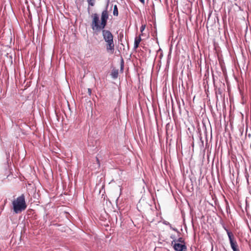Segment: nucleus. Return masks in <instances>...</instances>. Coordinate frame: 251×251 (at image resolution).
<instances>
[{
    "instance_id": "nucleus-2",
    "label": "nucleus",
    "mask_w": 251,
    "mask_h": 251,
    "mask_svg": "<svg viewBox=\"0 0 251 251\" xmlns=\"http://www.w3.org/2000/svg\"><path fill=\"white\" fill-rule=\"evenodd\" d=\"M13 211L16 214L21 213L27 207L24 194H22L12 201Z\"/></svg>"
},
{
    "instance_id": "nucleus-12",
    "label": "nucleus",
    "mask_w": 251,
    "mask_h": 251,
    "mask_svg": "<svg viewBox=\"0 0 251 251\" xmlns=\"http://www.w3.org/2000/svg\"><path fill=\"white\" fill-rule=\"evenodd\" d=\"M139 1L143 4L145 3V0H139Z\"/></svg>"
},
{
    "instance_id": "nucleus-5",
    "label": "nucleus",
    "mask_w": 251,
    "mask_h": 251,
    "mask_svg": "<svg viewBox=\"0 0 251 251\" xmlns=\"http://www.w3.org/2000/svg\"><path fill=\"white\" fill-rule=\"evenodd\" d=\"M141 41V36L136 37L134 40V48L137 49L139 45V44Z\"/></svg>"
},
{
    "instance_id": "nucleus-11",
    "label": "nucleus",
    "mask_w": 251,
    "mask_h": 251,
    "mask_svg": "<svg viewBox=\"0 0 251 251\" xmlns=\"http://www.w3.org/2000/svg\"><path fill=\"white\" fill-rule=\"evenodd\" d=\"M88 93H89V95H90L91 94V89L90 88L88 89Z\"/></svg>"
},
{
    "instance_id": "nucleus-1",
    "label": "nucleus",
    "mask_w": 251,
    "mask_h": 251,
    "mask_svg": "<svg viewBox=\"0 0 251 251\" xmlns=\"http://www.w3.org/2000/svg\"><path fill=\"white\" fill-rule=\"evenodd\" d=\"M107 6L108 4L106 9L101 13L100 23H99V16L98 14L97 13L92 14V21L91 26L93 31L95 33H98L101 31L103 39L106 43L105 47L107 52L110 54H113L115 50L113 35L109 30L104 29L109 17L107 9Z\"/></svg>"
},
{
    "instance_id": "nucleus-10",
    "label": "nucleus",
    "mask_w": 251,
    "mask_h": 251,
    "mask_svg": "<svg viewBox=\"0 0 251 251\" xmlns=\"http://www.w3.org/2000/svg\"><path fill=\"white\" fill-rule=\"evenodd\" d=\"M146 25H142L140 28V31L142 32L145 29Z\"/></svg>"
},
{
    "instance_id": "nucleus-8",
    "label": "nucleus",
    "mask_w": 251,
    "mask_h": 251,
    "mask_svg": "<svg viewBox=\"0 0 251 251\" xmlns=\"http://www.w3.org/2000/svg\"><path fill=\"white\" fill-rule=\"evenodd\" d=\"M87 2H88L89 4L92 6L94 5V0H87Z\"/></svg>"
},
{
    "instance_id": "nucleus-3",
    "label": "nucleus",
    "mask_w": 251,
    "mask_h": 251,
    "mask_svg": "<svg viewBox=\"0 0 251 251\" xmlns=\"http://www.w3.org/2000/svg\"><path fill=\"white\" fill-rule=\"evenodd\" d=\"M226 231L229 238L231 248H232L233 251H239V250L238 248V245L237 242L234 240V236L232 233L228 230H226Z\"/></svg>"
},
{
    "instance_id": "nucleus-7",
    "label": "nucleus",
    "mask_w": 251,
    "mask_h": 251,
    "mask_svg": "<svg viewBox=\"0 0 251 251\" xmlns=\"http://www.w3.org/2000/svg\"><path fill=\"white\" fill-rule=\"evenodd\" d=\"M113 15L116 16L118 15V10L116 5H115L114 6Z\"/></svg>"
},
{
    "instance_id": "nucleus-4",
    "label": "nucleus",
    "mask_w": 251,
    "mask_h": 251,
    "mask_svg": "<svg viewBox=\"0 0 251 251\" xmlns=\"http://www.w3.org/2000/svg\"><path fill=\"white\" fill-rule=\"evenodd\" d=\"M174 250L176 251H186V246L183 244L176 243L175 240L172 242Z\"/></svg>"
},
{
    "instance_id": "nucleus-6",
    "label": "nucleus",
    "mask_w": 251,
    "mask_h": 251,
    "mask_svg": "<svg viewBox=\"0 0 251 251\" xmlns=\"http://www.w3.org/2000/svg\"><path fill=\"white\" fill-rule=\"evenodd\" d=\"M118 72L117 70L113 71L111 73V76L113 78H116L118 77Z\"/></svg>"
},
{
    "instance_id": "nucleus-9",
    "label": "nucleus",
    "mask_w": 251,
    "mask_h": 251,
    "mask_svg": "<svg viewBox=\"0 0 251 251\" xmlns=\"http://www.w3.org/2000/svg\"><path fill=\"white\" fill-rule=\"evenodd\" d=\"M177 243H181L184 242V240L182 238H179L178 240L177 241Z\"/></svg>"
}]
</instances>
